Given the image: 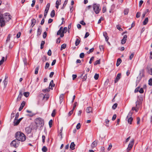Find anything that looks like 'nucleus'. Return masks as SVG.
Masks as SVG:
<instances>
[{"instance_id": "obj_63", "label": "nucleus", "mask_w": 152, "mask_h": 152, "mask_svg": "<svg viewBox=\"0 0 152 152\" xmlns=\"http://www.w3.org/2000/svg\"><path fill=\"white\" fill-rule=\"evenodd\" d=\"M112 147V145L111 143H110L109 146L107 148V150L108 151H110L111 148Z\"/></svg>"}, {"instance_id": "obj_57", "label": "nucleus", "mask_w": 152, "mask_h": 152, "mask_svg": "<svg viewBox=\"0 0 152 152\" xmlns=\"http://www.w3.org/2000/svg\"><path fill=\"white\" fill-rule=\"evenodd\" d=\"M105 122L106 124V126H108L107 125H108L109 122V120L107 119H106L105 120Z\"/></svg>"}, {"instance_id": "obj_20", "label": "nucleus", "mask_w": 152, "mask_h": 152, "mask_svg": "<svg viewBox=\"0 0 152 152\" xmlns=\"http://www.w3.org/2000/svg\"><path fill=\"white\" fill-rule=\"evenodd\" d=\"M133 118L132 117H130L128 118L127 121L128 123L130 124H132V122L133 121Z\"/></svg>"}, {"instance_id": "obj_5", "label": "nucleus", "mask_w": 152, "mask_h": 152, "mask_svg": "<svg viewBox=\"0 0 152 152\" xmlns=\"http://www.w3.org/2000/svg\"><path fill=\"white\" fill-rule=\"evenodd\" d=\"M54 86L55 84H53V80H52L50 81L49 84V88L48 89L46 88L45 89H43L42 90V91L44 92H48L50 91V89H53V87H54Z\"/></svg>"}, {"instance_id": "obj_16", "label": "nucleus", "mask_w": 152, "mask_h": 152, "mask_svg": "<svg viewBox=\"0 0 152 152\" xmlns=\"http://www.w3.org/2000/svg\"><path fill=\"white\" fill-rule=\"evenodd\" d=\"M31 26L32 28L35 24L36 20L35 19H32L31 20Z\"/></svg>"}, {"instance_id": "obj_34", "label": "nucleus", "mask_w": 152, "mask_h": 152, "mask_svg": "<svg viewBox=\"0 0 152 152\" xmlns=\"http://www.w3.org/2000/svg\"><path fill=\"white\" fill-rule=\"evenodd\" d=\"M99 77V75L96 73L95 74L94 77L95 80H97L98 79Z\"/></svg>"}, {"instance_id": "obj_46", "label": "nucleus", "mask_w": 152, "mask_h": 152, "mask_svg": "<svg viewBox=\"0 0 152 152\" xmlns=\"http://www.w3.org/2000/svg\"><path fill=\"white\" fill-rule=\"evenodd\" d=\"M10 37L11 35L10 34H9L7 37V39L6 40L7 42L9 41L10 40Z\"/></svg>"}, {"instance_id": "obj_38", "label": "nucleus", "mask_w": 152, "mask_h": 152, "mask_svg": "<svg viewBox=\"0 0 152 152\" xmlns=\"http://www.w3.org/2000/svg\"><path fill=\"white\" fill-rule=\"evenodd\" d=\"M134 55V53H132L131 55L129 56V59L130 60H131L132 59V58H133Z\"/></svg>"}, {"instance_id": "obj_2", "label": "nucleus", "mask_w": 152, "mask_h": 152, "mask_svg": "<svg viewBox=\"0 0 152 152\" xmlns=\"http://www.w3.org/2000/svg\"><path fill=\"white\" fill-rule=\"evenodd\" d=\"M15 138L19 141L23 142L26 139V137L25 135L23 133L18 132L15 134Z\"/></svg>"}, {"instance_id": "obj_1", "label": "nucleus", "mask_w": 152, "mask_h": 152, "mask_svg": "<svg viewBox=\"0 0 152 152\" xmlns=\"http://www.w3.org/2000/svg\"><path fill=\"white\" fill-rule=\"evenodd\" d=\"M11 15L8 13L3 14L0 12V26H4L5 23L11 19Z\"/></svg>"}, {"instance_id": "obj_40", "label": "nucleus", "mask_w": 152, "mask_h": 152, "mask_svg": "<svg viewBox=\"0 0 152 152\" xmlns=\"http://www.w3.org/2000/svg\"><path fill=\"white\" fill-rule=\"evenodd\" d=\"M49 64L48 62H47L46 63L45 66V69H47L49 66Z\"/></svg>"}, {"instance_id": "obj_51", "label": "nucleus", "mask_w": 152, "mask_h": 152, "mask_svg": "<svg viewBox=\"0 0 152 152\" xmlns=\"http://www.w3.org/2000/svg\"><path fill=\"white\" fill-rule=\"evenodd\" d=\"M89 35V33L88 32H87L86 33L85 37H84V38H86Z\"/></svg>"}, {"instance_id": "obj_43", "label": "nucleus", "mask_w": 152, "mask_h": 152, "mask_svg": "<svg viewBox=\"0 0 152 152\" xmlns=\"http://www.w3.org/2000/svg\"><path fill=\"white\" fill-rule=\"evenodd\" d=\"M47 35V33L46 31H45L44 32L43 35V37L45 39L46 38Z\"/></svg>"}, {"instance_id": "obj_19", "label": "nucleus", "mask_w": 152, "mask_h": 152, "mask_svg": "<svg viewBox=\"0 0 152 152\" xmlns=\"http://www.w3.org/2000/svg\"><path fill=\"white\" fill-rule=\"evenodd\" d=\"M31 129L29 127H27L25 129V131L26 133L28 134L31 132Z\"/></svg>"}, {"instance_id": "obj_4", "label": "nucleus", "mask_w": 152, "mask_h": 152, "mask_svg": "<svg viewBox=\"0 0 152 152\" xmlns=\"http://www.w3.org/2000/svg\"><path fill=\"white\" fill-rule=\"evenodd\" d=\"M93 10L96 14H98L101 10L100 5L99 4H94L93 5Z\"/></svg>"}, {"instance_id": "obj_47", "label": "nucleus", "mask_w": 152, "mask_h": 152, "mask_svg": "<svg viewBox=\"0 0 152 152\" xmlns=\"http://www.w3.org/2000/svg\"><path fill=\"white\" fill-rule=\"evenodd\" d=\"M61 0H57L56 2V4L60 5L61 4Z\"/></svg>"}, {"instance_id": "obj_41", "label": "nucleus", "mask_w": 152, "mask_h": 152, "mask_svg": "<svg viewBox=\"0 0 152 152\" xmlns=\"http://www.w3.org/2000/svg\"><path fill=\"white\" fill-rule=\"evenodd\" d=\"M84 53H82L80 55V57L81 58H84Z\"/></svg>"}, {"instance_id": "obj_14", "label": "nucleus", "mask_w": 152, "mask_h": 152, "mask_svg": "<svg viewBox=\"0 0 152 152\" xmlns=\"http://www.w3.org/2000/svg\"><path fill=\"white\" fill-rule=\"evenodd\" d=\"M97 141L95 140L94 142H93L91 145V148L93 149L95 147H96L97 145Z\"/></svg>"}, {"instance_id": "obj_61", "label": "nucleus", "mask_w": 152, "mask_h": 152, "mask_svg": "<svg viewBox=\"0 0 152 152\" xmlns=\"http://www.w3.org/2000/svg\"><path fill=\"white\" fill-rule=\"evenodd\" d=\"M55 115V110H53V112L51 114V116L52 117H54Z\"/></svg>"}, {"instance_id": "obj_22", "label": "nucleus", "mask_w": 152, "mask_h": 152, "mask_svg": "<svg viewBox=\"0 0 152 152\" xmlns=\"http://www.w3.org/2000/svg\"><path fill=\"white\" fill-rule=\"evenodd\" d=\"M80 41L78 39H77L75 42V45L77 46L80 43Z\"/></svg>"}, {"instance_id": "obj_60", "label": "nucleus", "mask_w": 152, "mask_h": 152, "mask_svg": "<svg viewBox=\"0 0 152 152\" xmlns=\"http://www.w3.org/2000/svg\"><path fill=\"white\" fill-rule=\"evenodd\" d=\"M116 118V114L114 115L112 117V120L113 121L115 120V119Z\"/></svg>"}, {"instance_id": "obj_3", "label": "nucleus", "mask_w": 152, "mask_h": 152, "mask_svg": "<svg viewBox=\"0 0 152 152\" xmlns=\"http://www.w3.org/2000/svg\"><path fill=\"white\" fill-rule=\"evenodd\" d=\"M35 123L37 125V126H39L40 125L42 126L44 125V121L42 118H37L35 120Z\"/></svg>"}, {"instance_id": "obj_64", "label": "nucleus", "mask_w": 152, "mask_h": 152, "mask_svg": "<svg viewBox=\"0 0 152 152\" xmlns=\"http://www.w3.org/2000/svg\"><path fill=\"white\" fill-rule=\"evenodd\" d=\"M62 33V31H61L60 30H59L57 32V35H59L60 34H61Z\"/></svg>"}, {"instance_id": "obj_23", "label": "nucleus", "mask_w": 152, "mask_h": 152, "mask_svg": "<svg viewBox=\"0 0 152 152\" xmlns=\"http://www.w3.org/2000/svg\"><path fill=\"white\" fill-rule=\"evenodd\" d=\"M66 45L65 44H62L61 46L60 50H62L64 49L66 47Z\"/></svg>"}, {"instance_id": "obj_53", "label": "nucleus", "mask_w": 152, "mask_h": 152, "mask_svg": "<svg viewBox=\"0 0 152 152\" xmlns=\"http://www.w3.org/2000/svg\"><path fill=\"white\" fill-rule=\"evenodd\" d=\"M23 62L25 65H26L27 64V61L26 59V58H24L23 59Z\"/></svg>"}, {"instance_id": "obj_35", "label": "nucleus", "mask_w": 152, "mask_h": 152, "mask_svg": "<svg viewBox=\"0 0 152 152\" xmlns=\"http://www.w3.org/2000/svg\"><path fill=\"white\" fill-rule=\"evenodd\" d=\"M3 82L4 83V88H6V86L7 83V81L6 80L4 79Z\"/></svg>"}, {"instance_id": "obj_8", "label": "nucleus", "mask_w": 152, "mask_h": 152, "mask_svg": "<svg viewBox=\"0 0 152 152\" xmlns=\"http://www.w3.org/2000/svg\"><path fill=\"white\" fill-rule=\"evenodd\" d=\"M23 91L22 90H21L19 91V94L17 99V101H19L21 99V97L23 95Z\"/></svg>"}, {"instance_id": "obj_50", "label": "nucleus", "mask_w": 152, "mask_h": 152, "mask_svg": "<svg viewBox=\"0 0 152 152\" xmlns=\"http://www.w3.org/2000/svg\"><path fill=\"white\" fill-rule=\"evenodd\" d=\"M80 123H78L77 126H76V128L77 129H80Z\"/></svg>"}, {"instance_id": "obj_62", "label": "nucleus", "mask_w": 152, "mask_h": 152, "mask_svg": "<svg viewBox=\"0 0 152 152\" xmlns=\"http://www.w3.org/2000/svg\"><path fill=\"white\" fill-rule=\"evenodd\" d=\"M42 142H43L44 143L45 142V136L44 135H43L42 137Z\"/></svg>"}, {"instance_id": "obj_56", "label": "nucleus", "mask_w": 152, "mask_h": 152, "mask_svg": "<svg viewBox=\"0 0 152 152\" xmlns=\"http://www.w3.org/2000/svg\"><path fill=\"white\" fill-rule=\"evenodd\" d=\"M51 50L50 49L49 50L47 53L48 55L49 56H50L51 55Z\"/></svg>"}, {"instance_id": "obj_48", "label": "nucleus", "mask_w": 152, "mask_h": 152, "mask_svg": "<svg viewBox=\"0 0 152 152\" xmlns=\"http://www.w3.org/2000/svg\"><path fill=\"white\" fill-rule=\"evenodd\" d=\"M77 102H75L74 103V106H73V108L72 109V110H74L75 108V107H76L77 105Z\"/></svg>"}, {"instance_id": "obj_17", "label": "nucleus", "mask_w": 152, "mask_h": 152, "mask_svg": "<svg viewBox=\"0 0 152 152\" xmlns=\"http://www.w3.org/2000/svg\"><path fill=\"white\" fill-rule=\"evenodd\" d=\"M92 111V108L91 107H88L87 108L86 110V112L87 113H89Z\"/></svg>"}, {"instance_id": "obj_10", "label": "nucleus", "mask_w": 152, "mask_h": 152, "mask_svg": "<svg viewBox=\"0 0 152 152\" xmlns=\"http://www.w3.org/2000/svg\"><path fill=\"white\" fill-rule=\"evenodd\" d=\"M121 73H119L117 75V77L114 80V83H117L121 77Z\"/></svg>"}, {"instance_id": "obj_49", "label": "nucleus", "mask_w": 152, "mask_h": 152, "mask_svg": "<svg viewBox=\"0 0 152 152\" xmlns=\"http://www.w3.org/2000/svg\"><path fill=\"white\" fill-rule=\"evenodd\" d=\"M74 110H72L68 113L69 116H70L73 113Z\"/></svg>"}, {"instance_id": "obj_6", "label": "nucleus", "mask_w": 152, "mask_h": 152, "mask_svg": "<svg viewBox=\"0 0 152 152\" xmlns=\"http://www.w3.org/2000/svg\"><path fill=\"white\" fill-rule=\"evenodd\" d=\"M18 141H19L16 139L14 140L11 142L10 145L15 148H17L19 145L18 142Z\"/></svg>"}, {"instance_id": "obj_15", "label": "nucleus", "mask_w": 152, "mask_h": 152, "mask_svg": "<svg viewBox=\"0 0 152 152\" xmlns=\"http://www.w3.org/2000/svg\"><path fill=\"white\" fill-rule=\"evenodd\" d=\"M75 144L74 142H72L71 143L70 146V148L72 150L75 149Z\"/></svg>"}, {"instance_id": "obj_37", "label": "nucleus", "mask_w": 152, "mask_h": 152, "mask_svg": "<svg viewBox=\"0 0 152 152\" xmlns=\"http://www.w3.org/2000/svg\"><path fill=\"white\" fill-rule=\"evenodd\" d=\"M132 115V113L131 112H129L128 114V115L127 116L126 118H128L130 117H131V116Z\"/></svg>"}, {"instance_id": "obj_24", "label": "nucleus", "mask_w": 152, "mask_h": 152, "mask_svg": "<svg viewBox=\"0 0 152 152\" xmlns=\"http://www.w3.org/2000/svg\"><path fill=\"white\" fill-rule=\"evenodd\" d=\"M50 16L52 18L55 15V11L54 10H53L50 13Z\"/></svg>"}, {"instance_id": "obj_11", "label": "nucleus", "mask_w": 152, "mask_h": 152, "mask_svg": "<svg viewBox=\"0 0 152 152\" xmlns=\"http://www.w3.org/2000/svg\"><path fill=\"white\" fill-rule=\"evenodd\" d=\"M127 36L126 35H125L124 36L123 38L121 41V43L122 44H124L126 43L127 40Z\"/></svg>"}, {"instance_id": "obj_28", "label": "nucleus", "mask_w": 152, "mask_h": 152, "mask_svg": "<svg viewBox=\"0 0 152 152\" xmlns=\"http://www.w3.org/2000/svg\"><path fill=\"white\" fill-rule=\"evenodd\" d=\"M29 93L28 92H25L23 93V95L26 97H27L29 96Z\"/></svg>"}, {"instance_id": "obj_9", "label": "nucleus", "mask_w": 152, "mask_h": 152, "mask_svg": "<svg viewBox=\"0 0 152 152\" xmlns=\"http://www.w3.org/2000/svg\"><path fill=\"white\" fill-rule=\"evenodd\" d=\"M22 118H21L18 120L14 119L13 121L14 125L15 126L18 125L19 124Z\"/></svg>"}, {"instance_id": "obj_55", "label": "nucleus", "mask_w": 152, "mask_h": 152, "mask_svg": "<svg viewBox=\"0 0 152 152\" xmlns=\"http://www.w3.org/2000/svg\"><path fill=\"white\" fill-rule=\"evenodd\" d=\"M80 24H81L83 26H85L86 24L85 23L84 21L83 20H82L80 21Z\"/></svg>"}, {"instance_id": "obj_21", "label": "nucleus", "mask_w": 152, "mask_h": 152, "mask_svg": "<svg viewBox=\"0 0 152 152\" xmlns=\"http://www.w3.org/2000/svg\"><path fill=\"white\" fill-rule=\"evenodd\" d=\"M49 95L48 94H45L43 97V99L47 100L49 98Z\"/></svg>"}, {"instance_id": "obj_18", "label": "nucleus", "mask_w": 152, "mask_h": 152, "mask_svg": "<svg viewBox=\"0 0 152 152\" xmlns=\"http://www.w3.org/2000/svg\"><path fill=\"white\" fill-rule=\"evenodd\" d=\"M122 61L121 59L120 58H118L117 60L116 65L117 66H118Z\"/></svg>"}, {"instance_id": "obj_31", "label": "nucleus", "mask_w": 152, "mask_h": 152, "mask_svg": "<svg viewBox=\"0 0 152 152\" xmlns=\"http://www.w3.org/2000/svg\"><path fill=\"white\" fill-rule=\"evenodd\" d=\"M118 105L117 103L114 104L112 106V108L113 110H115L116 108Z\"/></svg>"}, {"instance_id": "obj_45", "label": "nucleus", "mask_w": 152, "mask_h": 152, "mask_svg": "<svg viewBox=\"0 0 152 152\" xmlns=\"http://www.w3.org/2000/svg\"><path fill=\"white\" fill-rule=\"evenodd\" d=\"M148 84L150 86H152V79L150 78L148 81Z\"/></svg>"}, {"instance_id": "obj_39", "label": "nucleus", "mask_w": 152, "mask_h": 152, "mask_svg": "<svg viewBox=\"0 0 152 152\" xmlns=\"http://www.w3.org/2000/svg\"><path fill=\"white\" fill-rule=\"evenodd\" d=\"M141 14L140 12H138L136 15V17L137 18H139L140 17Z\"/></svg>"}, {"instance_id": "obj_13", "label": "nucleus", "mask_w": 152, "mask_h": 152, "mask_svg": "<svg viewBox=\"0 0 152 152\" xmlns=\"http://www.w3.org/2000/svg\"><path fill=\"white\" fill-rule=\"evenodd\" d=\"M42 32V27L41 26H39L37 30V36H39L40 35Z\"/></svg>"}, {"instance_id": "obj_29", "label": "nucleus", "mask_w": 152, "mask_h": 152, "mask_svg": "<svg viewBox=\"0 0 152 152\" xmlns=\"http://www.w3.org/2000/svg\"><path fill=\"white\" fill-rule=\"evenodd\" d=\"M67 31V28L66 27H64L62 31V32L63 33H66Z\"/></svg>"}, {"instance_id": "obj_26", "label": "nucleus", "mask_w": 152, "mask_h": 152, "mask_svg": "<svg viewBox=\"0 0 152 152\" xmlns=\"http://www.w3.org/2000/svg\"><path fill=\"white\" fill-rule=\"evenodd\" d=\"M45 44V42L44 41H42L41 44L40 49H42L43 48L44 45Z\"/></svg>"}, {"instance_id": "obj_33", "label": "nucleus", "mask_w": 152, "mask_h": 152, "mask_svg": "<svg viewBox=\"0 0 152 152\" xmlns=\"http://www.w3.org/2000/svg\"><path fill=\"white\" fill-rule=\"evenodd\" d=\"M49 124L50 127H51L53 125V120L51 119L50 120L49 122Z\"/></svg>"}, {"instance_id": "obj_30", "label": "nucleus", "mask_w": 152, "mask_h": 152, "mask_svg": "<svg viewBox=\"0 0 152 152\" xmlns=\"http://www.w3.org/2000/svg\"><path fill=\"white\" fill-rule=\"evenodd\" d=\"M39 66H37L35 69V74H37L38 73V71L39 68Z\"/></svg>"}, {"instance_id": "obj_27", "label": "nucleus", "mask_w": 152, "mask_h": 152, "mask_svg": "<svg viewBox=\"0 0 152 152\" xmlns=\"http://www.w3.org/2000/svg\"><path fill=\"white\" fill-rule=\"evenodd\" d=\"M47 150V148L45 146H44L42 148V151L44 152H46Z\"/></svg>"}, {"instance_id": "obj_54", "label": "nucleus", "mask_w": 152, "mask_h": 152, "mask_svg": "<svg viewBox=\"0 0 152 152\" xmlns=\"http://www.w3.org/2000/svg\"><path fill=\"white\" fill-rule=\"evenodd\" d=\"M117 28L120 31H121L122 30V29L121 28L120 26L119 25H117L116 26Z\"/></svg>"}, {"instance_id": "obj_32", "label": "nucleus", "mask_w": 152, "mask_h": 152, "mask_svg": "<svg viewBox=\"0 0 152 152\" xmlns=\"http://www.w3.org/2000/svg\"><path fill=\"white\" fill-rule=\"evenodd\" d=\"M68 1V0H65L64 3L63 4V6L62 7V9H64V7L66 5V4Z\"/></svg>"}, {"instance_id": "obj_25", "label": "nucleus", "mask_w": 152, "mask_h": 152, "mask_svg": "<svg viewBox=\"0 0 152 152\" xmlns=\"http://www.w3.org/2000/svg\"><path fill=\"white\" fill-rule=\"evenodd\" d=\"M148 22V18H145L143 22V24L144 25H146L147 23Z\"/></svg>"}, {"instance_id": "obj_44", "label": "nucleus", "mask_w": 152, "mask_h": 152, "mask_svg": "<svg viewBox=\"0 0 152 152\" xmlns=\"http://www.w3.org/2000/svg\"><path fill=\"white\" fill-rule=\"evenodd\" d=\"M87 78V74H86L85 75L83 76V81H85Z\"/></svg>"}, {"instance_id": "obj_42", "label": "nucleus", "mask_w": 152, "mask_h": 152, "mask_svg": "<svg viewBox=\"0 0 152 152\" xmlns=\"http://www.w3.org/2000/svg\"><path fill=\"white\" fill-rule=\"evenodd\" d=\"M94 48H92L91 49H90L89 51L87 52V53L88 54H89L93 52L94 50Z\"/></svg>"}, {"instance_id": "obj_12", "label": "nucleus", "mask_w": 152, "mask_h": 152, "mask_svg": "<svg viewBox=\"0 0 152 152\" xmlns=\"http://www.w3.org/2000/svg\"><path fill=\"white\" fill-rule=\"evenodd\" d=\"M26 102L24 101H23L21 104L19 108V111H21L23 109V107L25 106Z\"/></svg>"}, {"instance_id": "obj_52", "label": "nucleus", "mask_w": 152, "mask_h": 152, "mask_svg": "<svg viewBox=\"0 0 152 152\" xmlns=\"http://www.w3.org/2000/svg\"><path fill=\"white\" fill-rule=\"evenodd\" d=\"M19 113L18 112L16 114L15 117V120H17V119L18 118V117H19Z\"/></svg>"}, {"instance_id": "obj_7", "label": "nucleus", "mask_w": 152, "mask_h": 152, "mask_svg": "<svg viewBox=\"0 0 152 152\" xmlns=\"http://www.w3.org/2000/svg\"><path fill=\"white\" fill-rule=\"evenodd\" d=\"M134 140H132L131 141L130 143H129L128 147L127 148V151L128 152L132 148L133 145L134 144Z\"/></svg>"}, {"instance_id": "obj_58", "label": "nucleus", "mask_w": 152, "mask_h": 152, "mask_svg": "<svg viewBox=\"0 0 152 152\" xmlns=\"http://www.w3.org/2000/svg\"><path fill=\"white\" fill-rule=\"evenodd\" d=\"M137 124H140V118L139 117H137Z\"/></svg>"}, {"instance_id": "obj_59", "label": "nucleus", "mask_w": 152, "mask_h": 152, "mask_svg": "<svg viewBox=\"0 0 152 152\" xmlns=\"http://www.w3.org/2000/svg\"><path fill=\"white\" fill-rule=\"evenodd\" d=\"M94 57L93 56L91 58H90V60L89 61V64H91L92 63V61L94 59Z\"/></svg>"}, {"instance_id": "obj_36", "label": "nucleus", "mask_w": 152, "mask_h": 152, "mask_svg": "<svg viewBox=\"0 0 152 152\" xmlns=\"http://www.w3.org/2000/svg\"><path fill=\"white\" fill-rule=\"evenodd\" d=\"M100 64V59L96 61L94 64L95 66Z\"/></svg>"}]
</instances>
